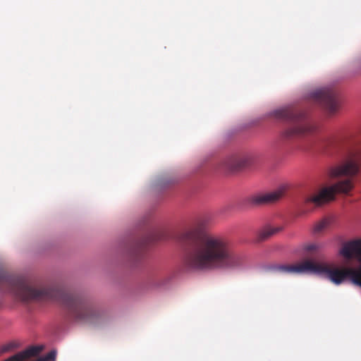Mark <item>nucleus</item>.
Wrapping results in <instances>:
<instances>
[{"label":"nucleus","mask_w":361,"mask_h":361,"mask_svg":"<svg viewBox=\"0 0 361 361\" xmlns=\"http://www.w3.org/2000/svg\"><path fill=\"white\" fill-rule=\"evenodd\" d=\"M178 240L184 247L183 265L188 271L237 270L245 267L246 256L234 250L226 238L188 230L181 233Z\"/></svg>","instance_id":"1"},{"label":"nucleus","mask_w":361,"mask_h":361,"mask_svg":"<svg viewBox=\"0 0 361 361\" xmlns=\"http://www.w3.org/2000/svg\"><path fill=\"white\" fill-rule=\"evenodd\" d=\"M0 289L11 293L23 302L56 301L76 322H90L99 314L94 307L78 293H71L59 285L37 286L25 277L11 276L2 270L0 271Z\"/></svg>","instance_id":"2"},{"label":"nucleus","mask_w":361,"mask_h":361,"mask_svg":"<svg viewBox=\"0 0 361 361\" xmlns=\"http://www.w3.org/2000/svg\"><path fill=\"white\" fill-rule=\"evenodd\" d=\"M329 145H332L336 152H340L345 159L343 164L332 167L329 170V176L331 178H338L343 176L347 178L329 187L322 188L317 193L309 195L305 198L306 204L320 206L333 200L336 193H348L353 188L352 178L359 171L361 152L339 140H331Z\"/></svg>","instance_id":"3"},{"label":"nucleus","mask_w":361,"mask_h":361,"mask_svg":"<svg viewBox=\"0 0 361 361\" xmlns=\"http://www.w3.org/2000/svg\"><path fill=\"white\" fill-rule=\"evenodd\" d=\"M271 114L276 118L290 124L281 131L280 136L282 140H290L314 130L306 114L299 108L285 106L274 110Z\"/></svg>","instance_id":"4"},{"label":"nucleus","mask_w":361,"mask_h":361,"mask_svg":"<svg viewBox=\"0 0 361 361\" xmlns=\"http://www.w3.org/2000/svg\"><path fill=\"white\" fill-rule=\"evenodd\" d=\"M312 97L321 104L329 114H334L338 109L337 94L331 87H323L312 93Z\"/></svg>","instance_id":"5"},{"label":"nucleus","mask_w":361,"mask_h":361,"mask_svg":"<svg viewBox=\"0 0 361 361\" xmlns=\"http://www.w3.org/2000/svg\"><path fill=\"white\" fill-rule=\"evenodd\" d=\"M252 158L248 154H234L226 157L222 166L230 171H240L251 164Z\"/></svg>","instance_id":"6"},{"label":"nucleus","mask_w":361,"mask_h":361,"mask_svg":"<svg viewBox=\"0 0 361 361\" xmlns=\"http://www.w3.org/2000/svg\"><path fill=\"white\" fill-rule=\"evenodd\" d=\"M283 195V189L269 192H258L252 195L249 197V202L255 205L269 204L279 201Z\"/></svg>","instance_id":"7"},{"label":"nucleus","mask_w":361,"mask_h":361,"mask_svg":"<svg viewBox=\"0 0 361 361\" xmlns=\"http://www.w3.org/2000/svg\"><path fill=\"white\" fill-rule=\"evenodd\" d=\"M283 228L281 226H266L261 229L258 233L259 240L263 241L276 234L277 233L282 231Z\"/></svg>","instance_id":"8"},{"label":"nucleus","mask_w":361,"mask_h":361,"mask_svg":"<svg viewBox=\"0 0 361 361\" xmlns=\"http://www.w3.org/2000/svg\"><path fill=\"white\" fill-rule=\"evenodd\" d=\"M19 346L20 345L18 342L12 341L4 344L0 348V352L1 353H11L18 348Z\"/></svg>","instance_id":"9"},{"label":"nucleus","mask_w":361,"mask_h":361,"mask_svg":"<svg viewBox=\"0 0 361 361\" xmlns=\"http://www.w3.org/2000/svg\"><path fill=\"white\" fill-rule=\"evenodd\" d=\"M329 225V221L326 219H324L318 221L314 226V233H320L326 229Z\"/></svg>","instance_id":"10"},{"label":"nucleus","mask_w":361,"mask_h":361,"mask_svg":"<svg viewBox=\"0 0 361 361\" xmlns=\"http://www.w3.org/2000/svg\"><path fill=\"white\" fill-rule=\"evenodd\" d=\"M56 357V352L51 351L49 352L45 357H43V359H46V361H54Z\"/></svg>","instance_id":"11"},{"label":"nucleus","mask_w":361,"mask_h":361,"mask_svg":"<svg viewBox=\"0 0 361 361\" xmlns=\"http://www.w3.org/2000/svg\"><path fill=\"white\" fill-rule=\"evenodd\" d=\"M317 249V245L315 244H311L306 247L307 251H313Z\"/></svg>","instance_id":"12"},{"label":"nucleus","mask_w":361,"mask_h":361,"mask_svg":"<svg viewBox=\"0 0 361 361\" xmlns=\"http://www.w3.org/2000/svg\"><path fill=\"white\" fill-rule=\"evenodd\" d=\"M36 361H46V359H43V358L40 357L38 360H37Z\"/></svg>","instance_id":"13"}]
</instances>
